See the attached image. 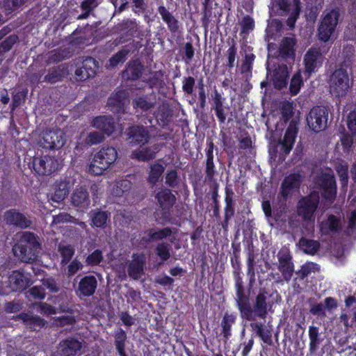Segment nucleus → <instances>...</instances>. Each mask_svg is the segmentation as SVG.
<instances>
[{"label": "nucleus", "instance_id": "nucleus-24", "mask_svg": "<svg viewBox=\"0 0 356 356\" xmlns=\"http://www.w3.org/2000/svg\"><path fill=\"white\" fill-rule=\"evenodd\" d=\"M91 126L99 130L104 136H111L115 129V123L111 115H98L95 117Z\"/></svg>", "mask_w": 356, "mask_h": 356}, {"label": "nucleus", "instance_id": "nucleus-39", "mask_svg": "<svg viewBox=\"0 0 356 356\" xmlns=\"http://www.w3.org/2000/svg\"><path fill=\"white\" fill-rule=\"evenodd\" d=\"M308 335L309 339V351L311 354H314L319 348L321 343L323 341L319 332V327L315 325L309 327Z\"/></svg>", "mask_w": 356, "mask_h": 356}, {"label": "nucleus", "instance_id": "nucleus-5", "mask_svg": "<svg viewBox=\"0 0 356 356\" xmlns=\"http://www.w3.org/2000/svg\"><path fill=\"white\" fill-rule=\"evenodd\" d=\"M329 91L334 97L340 98L346 95L350 86V78L346 69H336L329 79Z\"/></svg>", "mask_w": 356, "mask_h": 356}, {"label": "nucleus", "instance_id": "nucleus-60", "mask_svg": "<svg viewBox=\"0 0 356 356\" xmlns=\"http://www.w3.org/2000/svg\"><path fill=\"white\" fill-rule=\"evenodd\" d=\"M104 139L105 137L103 134H102L101 132L93 131L88 134L85 139V143L87 145L92 146L102 143L104 140Z\"/></svg>", "mask_w": 356, "mask_h": 356}, {"label": "nucleus", "instance_id": "nucleus-1", "mask_svg": "<svg viewBox=\"0 0 356 356\" xmlns=\"http://www.w3.org/2000/svg\"><path fill=\"white\" fill-rule=\"evenodd\" d=\"M231 264L236 289V306L240 313V316L245 321H253L257 318H265L268 315V308L271 307L268 301V293L265 289H260L256 295L253 304L250 302L249 294L245 291L241 274V264L240 254L233 251L231 257Z\"/></svg>", "mask_w": 356, "mask_h": 356}, {"label": "nucleus", "instance_id": "nucleus-54", "mask_svg": "<svg viewBox=\"0 0 356 356\" xmlns=\"http://www.w3.org/2000/svg\"><path fill=\"white\" fill-rule=\"evenodd\" d=\"M254 59V54H245L244 60L243 61L241 67V74H246L247 76H252V65Z\"/></svg>", "mask_w": 356, "mask_h": 356}, {"label": "nucleus", "instance_id": "nucleus-59", "mask_svg": "<svg viewBox=\"0 0 356 356\" xmlns=\"http://www.w3.org/2000/svg\"><path fill=\"white\" fill-rule=\"evenodd\" d=\"M155 250L157 256L162 260L163 262L170 259V245L168 243L165 242H161L159 243L156 245Z\"/></svg>", "mask_w": 356, "mask_h": 356}, {"label": "nucleus", "instance_id": "nucleus-18", "mask_svg": "<svg viewBox=\"0 0 356 356\" xmlns=\"http://www.w3.org/2000/svg\"><path fill=\"white\" fill-rule=\"evenodd\" d=\"M97 278L92 275H85L80 279L75 289L76 296L80 298L92 296L97 288Z\"/></svg>", "mask_w": 356, "mask_h": 356}, {"label": "nucleus", "instance_id": "nucleus-23", "mask_svg": "<svg viewBox=\"0 0 356 356\" xmlns=\"http://www.w3.org/2000/svg\"><path fill=\"white\" fill-rule=\"evenodd\" d=\"M298 134L297 122L291 120L286 130L283 140L280 141L281 145V152L287 155L293 147L296 138Z\"/></svg>", "mask_w": 356, "mask_h": 356}, {"label": "nucleus", "instance_id": "nucleus-9", "mask_svg": "<svg viewBox=\"0 0 356 356\" xmlns=\"http://www.w3.org/2000/svg\"><path fill=\"white\" fill-rule=\"evenodd\" d=\"M319 194L312 191L307 195L302 197L298 202L297 212L305 220H310L314 217L319 204Z\"/></svg>", "mask_w": 356, "mask_h": 356}, {"label": "nucleus", "instance_id": "nucleus-48", "mask_svg": "<svg viewBox=\"0 0 356 356\" xmlns=\"http://www.w3.org/2000/svg\"><path fill=\"white\" fill-rule=\"evenodd\" d=\"M69 193L67 184L65 182L58 183L54 190V193L51 196L52 201L59 203L65 200Z\"/></svg>", "mask_w": 356, "mask_h": 356}, {"label": "nucleus", "instance_id": "nucleus-3", "mask_svg": "<svg viewBox=\"0 0 356 356\" xmlns=\"http://www.w3.org/2000/svg\"><path fill=\"white\" fill-rule=\"evenodd\" d=\"M117 149L113 147L104 146L93 156L89 165L91 175H101L108 169L118 159Z\"/></svg>", "mask_w": 356, "mask_h": 356}, {"label": "nucleus", "instance_id": "nucleus-35", "mask_svg": "<svg viewBox=\"0 0 356 356\" xmlns=\"http://www.w3.org/2000/svg\"><path fill=\"white\" fill-rule=\"evenodd\" d=\"M341 229L340 218L334 214L328 215L327 220L321 222L320 230L324 235H328L330 233H337Z\"/></svg>", "mask_w": 356, "mask_h": 356}, {"label": "nucleus", "instance_id": "nucleus-52", "mask_svg": "<svg viewBox=\"0 0 356 356\" xmlns=\"http://www.w3.org/2000/svg\"><path fill=\"white\" fill-rule=\"evenodd\" d=\"M18 40L19 38L16 34H12L6 37L5 39L0 42V56L9 51L14 44L17 43Z\"/></svg>", "mask_w": 356, "mask_h": 356}, {"label": "nucleus", "instance_id": "nucleus-33", "mask_svg": "<svg viewBox=\"0 0 356 356\" xmlns=\"http://www.w3.org/2000/svg\"><path fill=\"white\" fill-rule=\"evenodd\" d=\"M267 316L262 318H257L253 321H249L250 323V325L253 331L257 333V335L262 340V341L268 345L272 344V334L269 330H268L264 323L256 322L258 319L265 320Z\"/></svg>", "mask_w": 356, "mask_h": 356}, {"label": "nucleus", "instance_id": "nucleus-19", "mask_svg": "<svg viewBox=\"0 0 356 356\" xmlns=\"http://www.w3.org/2000/svg\"><path fill=\"white\" fill-rule=\"evenodd\" d=\"M127 139L133 145H144L150 139L149 131L143 125H132L127 130Z\"/></svg>", "mask_w": 356, "mask_h": 356}, {"label": "nucleus", "instance_id": "nucleus-25", "mask_svg": "<svg viewBox=\"0 0 356 356\" xmlns=\"http://www.w3.org/2000/svg\"><path fill=\"white\" fill-rule=\"evenodd\" d=\"M157 11L172 35H175L180 33L181 23L163 3L158 6Z\"/></svg>", "mask_w": 356, "mask_h": 356}, {"label": "nucleus", "instance_id": "nucleus-32", "mask_svg": "<svg viewBox=\"0 0 356 356\" xmlns=\"http://www.w3.org/2000/svg\"><path fill=\"white\" fill-rule=\"evenodd\" d=\"M289 71L286 65H279L272 75V82L276 89L282 90L286 87L289 79Z\"/></svg>", "mask_w": 356, "mask_h": 356}, {"label": "nucleus", "instance_id": "nucleus-31", "mask_svg": "<svg viewBox=\"0 0 356 356\" xmlns=\"http://www.w3.org/2000/svg\"><path fill=\"white\" fill-rule=\"evenodd\" d=\"M144 65L139 59L131 60L123 71V76L129 81H137L143 74Z\"/></svg>", "mask_w": 356, "mask_h": 356}, {"label": "nucleus", "instance_id": "nucleus-46", "mask_svg": "<svg viewBox=\"0 0 356 356\" xmlns=\"http://www.w3.org/2000/svg\"><path fill=\"white\" fill-rule=\"evenodd\" d=\"M303 86V78L301 70H298L292 76L289 84V92L291 95L294 96L299 93L301 87Z\"/></svg>", "mask_w": 356, "mask_h": 356}, {"label": "nucleus", "instance_id": "nucleus-15", "mask_svg": "<svg viewBox=\"0 0 356 356\" xmlns=\"http://www.w3.org/2000/svg\"><path fill=\"white\" fill-rule=\"evenodd\" d=\"M9 286L13 291L22 292L33 284L31 275L23 270H13L8 277Z\"/></svg>", "mask_w": 356, "mask_h": 356}, {"label": "nucleus", "instance_id": "nucleus-26", "mask_svg": "<svg viewBox=\"0 0 356 356\" xmlns=\"http://www.w3.org/2000/svg\"><path fill=\"white\" fill-rule=\"evenodd\" d=\"M156 104V95L152 92L149 94L136 95L132 100L133 108L142 112L154 108Z\"/></svg>", "mask_w": 356, "mask_h": 356}, {"label": "nucleus", "instance_id": "nucleus-37", "mask_svg": "<svg viewBox=\"0 0 356 356\" xmlns=\"http://www.w3.org/2000/svg\"><path fill=\"white\" fill-rule=\"evenodd\" d=\"M236 314L234 312H225L221 321V334L223 340L227 341L232 336V327L236 323Z\"/></svg>", "mask_w": 356, "mask_h": 356}, {"label": "nucleus", "instance_id": "nucleus-6", "mask_svg": "<svg viewBox=\"0 0 356 356\" xmlns=\"http://www.w3.org/2000/svg\"><path fill=\"white\" fill-rule=\"evenodd\" d=\"M340 12L338 8L332 9L321 19L318 28L319 40L326 42L330 40L334 33L339 22Z\"/></svg>", "mask_w": 356, "mask_h": 356}, {"label": "nucleus", "instance_id": "nucleus-63", "mask_svg": "<svg viewBox=\"0 0 356 356\" xmlns=\"http://www.w3.org/2000/svg\"><path fill=\"white\" fill-rule=\"evenodd\" d=\"M202 6L201 22L202 26L207 29L212 16V6L211 4H202Z\"/></svg>", "mask_w": 356, "mask_h": 356}, {"label": "nucleus", "instance_id": "nucleus-34", "mask_svg": "<svg viewBox=\"0 0 356 356\" xmlns=\"http://www.w3.org/2000/svg\"><path fill=\"white\" fill-rule=\"evenodd\" d=\"M296 40L293 38L284 37L280 43L278 52L283 59L293 58L295 56V46Z\"/></svg>", "mask_w": 356, "mask_h": 356}, {"label": "nucleus", "instance_id": "nucleus-4", "mask_svg": "<svg viewBox=\"0 0 356 356\" xmlns=\"http://www.w3.org/2000/svg\"><path fill=\"white\" fill-rule=\"evenodd\" d=\"M157 205L161 209V216L159 222L165 225L167 223H172V209L177 202V197L172 193V190L167 187H162L155 194Z\"/></svg>", "mask_w": 356, "mask_h": 356}, {"label": "nucleus", "instance_id": "nucleus-64", "mask_svg": "<svg viewBox=\"0 0 356 356\" xmlns=\"http://www.w3.org/2000/svg\"><path fill=\"white\" fill-rule=\"evenodd\" d=\"M281 111V120L285 124L287 123L293 115V111L292 104L286 102L282 105L280 109Z\"/></svg>", "mask_w": 356, "mask_h": 356}, {"label": "nucleus", "instance_id": "nucleus-40", "mask_svg": "<svg viewBox=\"0 0 356 356\" xmlns=\"http://www.w3.org/2000/svg\"><path fill=\"white\" fill-rule=\"evenodd\" d=\"M158 151L159 147L156 145H154L153 148L152 147H146L134 150L131 154V157L139 161H149L155 159Z\"/></svg>", "mask_w": 356, "mask_h": 356}, {"label": "nucleus", "instance_id": "nucleus-50", "mask_svg": "<svg viewBox=\"0 0 356 356\" xmlns=\"http://www.w3.org/2000/svg\"><path fill=\"white\" fill-rule=\"evenodd\" d=\"M130 50L126 47H122L116 54L113 55L108 60L109 65L112 67H117L119 64L123 63L126 59Z\"/></svg>", "mask_w": 356, "mask_h": 356}, {"label": "nucleus", "instance_id": "nucleus-61", "mask_svg": "<svg viewBox=\"0 0 356 356\" xmlns=\"http://www.w3.org/2000/svg\"><path fill=\"white\" fill-rule=\"evenodd\" d=\"M127 336L126 332L122 328H119L114 334L115 349H125V342Z\"/></svg>", "mask_w": 356, "mask_h": 356}, {"label": "nucleus", "instance_id": "nucleus-11", "mask_svg": "<svg viewBox=\"0 0 356 356\" xmlns=\"http://www.w3.org/2000/svg\"><path fill=\"white\" fill-rule=\"evenodd\" d=\"M317 184L322 198L330 204L333 203L337 198V181L334 175L323 173L318 177Z\"/></svg>", "mask_w": 356, "mask_h": 356}, {"label": "nucleus", "instance_id": "nucleus-29", "mask_svg": "<svg viewBox=\"0 0 356 356\" xmlns=\"http://www.w3.org/2000/svg\"><path fill=\"white\" fill-rule=\"evenodd\" d=\"M82 348L81 343L74 338H68L59 344L58 354L60 356H75Z\"/></svg>", "mask_w": 356, "mask_h": 356}, {"label": "nucleus", "instance_id": "nucleus-53", "mask_svg": "<svg viewBox=\"0 0 356 356\" xmlns=\"http://www.w3.org/2000/svg\"><path fill=\"white\" fill-rule=\"evenodd\" d=\"M178 172L175 169L168 170L165 175V184L170 188L177 187L179 184Z\"/></svg>", "mask_w": 356, "mask_h": 356}, {"label": "nucleus", "instance_id": "nucleus-57", "mask_svg": "<svg viewBox=\"0 0 356 356\" xmlns=\"http://www.w3.org/2000/svg\"><path fill=\"white\" fill-rule=\"evenodd\" d=\"M213 186L212 188L211 193V199L213 201V216L216 218H220V202L218 200V184L216 181H213Z\"/></svg>", "mask_w": 356, "mask_h": 356}, {"label": "nucleus", "instance_id": "nucleus-58", "mask_svg": "<svg viewBox=\"0 0 356 356\" xmlns=\"http://www.w3.org/2000/svg\"><path fill=\"white\" fill-rule=\"evenodd\" d=\"M241 29V35L249 34L251 31H252L255 27V23L254 19L250 15H247L244 16L240 23Z\"/></svg>", "mask_w": 356, "mask_h": 356}, {"label": "nucleus", "instance_id": "nucleus-41", "mask_svg": "<svg viewBox=\"0 0 356 356\" xmlns=\"http://www.w3.org/2000/svg\"><path fill=\"white\" fill-rule=\"evenodd\" d=\"M67 74V67L63 65H60L51 68L49 72L45 75L44 81L49 83H55L60 81Z\"/></svg>", "mask_w": 356, "mask_h": 356}, {"label": "nucleus", "instance_id": "nucleus-8", "mask_svg": "<svg viewBox=\"0 0 356 356\" xmlns=\"http://www.w3.org/2000/svg\"><path fill=\"white\" fill-rule=\"evenodd\" d=\"M57 159L51 156H33L29 162V167L38 175H50L58 169Z\"/></svg>", "mask_w": 356, "mask_h": 356}, {"label": "nucleus", "instance_id": "nucleus-49", "mask_svg": "<svg viewBox=\"0 0 356 356\" xmlns=\"http://www.w3.org/2000/svg\"><path fill=\"white\" fill-rule=\"evenodd\" d=\"M154 115L159 125L164 127L167 126L170 122L171 111L168 107L163 106L159 108Z\"/></svg>", "mask_w": 356, "mask_h": 356}, {"label": "nucleus", "instance_id": "nucleus-56", "mask_svg": "<svg viewBox=\"0 0 356 356\" xmlns=\"http://www.w3.org/2000/svg\"><path fill=\"white\" fill-rule=\"evenodd\" d=\"M26 297L31 300H43L45 298L46 293L44 289L42 286H34L30 288L26 292Z\"/></svg>", "mask_w": 356, "mask_h": 356}, {"label": "nucleus", "instance_id": "nucleus-10", "mask_svg": "<svg viewBox=\"0 0 356 356\" xmlns=\"http://www.w3.org/2000/svg\"><path fill=\"white\" fill-rule=\"evenodd\" d=\"M65 134L60 129H46L42 132L38 143L47 150L59 149L65 143Z\"/></svg>", "mask_w": 356, "mask_h": 356}, {"label": "nucleus", "instance_id": "nucleus-2", "mask_svg": "<svg viewBox=\"0 0 356 356\" xmlns=\"http://www.w3.org/2000/svg\"><path fill=\"white\" fill-rule=\"evenodd\" d=\"M40 244L37 236L30 232H24L17 242L13 246V252L19 260L31 263L38 258Z\"/></svg>", "mask_w": 356, "mask_h": 356}, {"label": "nucleus", "instance_id": "nucleus-17", "mask_svg": "<svg viewBox=\"0 0 356 356\" xmlns=\"http://www.w3.org/2000/svg\"><path fill=\"white\" fill-rule=\"evenodd\" d=\"M302 183V175L298 172L291 173L286 176L282 182L280 194L286 200L292 193L298 191Z\"/></svg>", "mask_w": 356, "mask_h": 356}, {"label": "nucleus", "instance_id": "nucleus-62", "mask_svg": "<svg viewBox=\"0 0 356 356\" xmlns=\"http://www.w3.org/2000/svg\"><path fill=\"white\" fill-rule=\"evenodd\" d=\"M195 86V79L194 77L191 76L183 77L182 90L185 95H191L193 93Z\"/></svg>", "mask_w": 356, "mask_h": 356}, {"label": "nucleus", "instance_id": "nucleus-21", "mask_svg": "<svg viewBox=\"0 0 356 356\" xmlns=\"http://www.w3.org/2000/svg\"><path fill=\"white\" fill-rule=\"evenodd\" d=\"M4 220L8 225H13L20 229L29 227L32 222L24 214L15 209H11L4 213Z\"/></svg>", "mask_w": 356, "mask_h": 356}, {"label": "nucleus", "instance_id": "nucleus-38", "mask_svg": "<svg viewBox=\"0 0 356 356\" xmlns=\"http://www.w3.org/2000/svg\"><path fill=\"white\" fill-rule=\"evenodd\" d=\"M91 223L94 228L104 229L110 217V213L106 211L95 209L90 211Z\"/></svg>", "mask_w": 356, "mask_h": 356}, {"label": "nucleus", "instance_id": "nucleus-45", "mask_svg": "<svg viewBox=\"0 0 356 356\" xmlns=\"http://www.w3.org/2000/svg\"><path fill=\"white\" fill-rule=\"evenodd\" d=\"M163 72L161 70L150 72V76L148 78H144L143 81L153 89L159 88L163 83Z\"/></svg>", "mask_w": 356, "mask_h": 356}, {"label": "nucleus", "instance_id": "nucleus-20", "mask_svg": "<svg viewBox=\"0 0 356 356\" xmlns=\"http://www.w3.org/2000/svg\"><path fill=\"white\" fill-rule=\"evenodd\" d=\"M128 98V92L126 90L120 89L111 94L107 101V106L111 111L114 113H123L124 106Z\"/></svg>", "mask_w": 356, "mask_h": 356}, {"label": "nucleus", "instance_id": "nucleus-14", "mask_svg": "<svg viewBox=\"0 0 356 356\" xmlns=\"http://www.w3.org/2000/svg\"><path fill=\"white\" fill-rule=\"evenodd\" d=\"M277 269L281 273L283 280L289 282L295 271L293 257L290 250L287 248H282L277 253Z\"/></svg>", "mask_w": 356, "mask_h": 356}, {"label": "nucleus", "instance_id": "nucleus-28", "mask_svg": "<svg viewBox=\"0 0 356 356\" xmlns=\"http://www.w3.org/2000/svg\"><path fill=\"white\" fill-rule=\"evenodd\" d=\"M15 320H21L23 324L32 331L39 330L44 327L47 323L44 318L26 312H22L18 314Z\"/></svg>", "mask_w": 356, "mask_h": 356}, {"label": "nucleus", "instance_id": "nucleus-55", "mask_svg": "<svg viewBox=\"0 0 356 356\" xmlns=\"http://www.w3.org/2000/svg\"><path fill=\"white\" fill-rule=\"evenodd\" d=\"M104 260L102 251L99 249L94 250L86 258V264L88 266H95L100 264Z\"/></svg>", "mask_w": 356, "mask_h": 356}, {"label": "nucleus", "instance_id": "nucleus-27", "mask_svg": "<svg viewBox=\"0 0 356 356\" xmlns=\"http://www.w3.org/2000/svg\"><path fill=\"white\" fill-rule=\"evenodd\" d=\"M214 143L213 141H207V147L205 149L206 161H205V180L208 182L214 181V177L216 173V165L213 161V149Z\"/></svg>", "mask_w": 356, "mask_h": 356}, {"label": "nucleus", "instance_id": "nucleus-16", "mask_svg": "<svg viewBox=\"0 0 356 356\" xmlns=\"http://www.w3.org/2000/svg\"><path fill=\"white\" fill-rule=\"evenodd\" d=\"M211 109L214 111L219 124H225L227 117L230 112L231 108L226 103V98L222 97L217 90H215L213 92Z\"/></svg>", "mask_w": 356, "mask_h": 356}, {"label": "nucleus", "instance_id": "nucleus-36", "mask_svg": "<svg viewBox=\"0 0 356 356\" xmlns=\"http://www.w3.org/2000/svg\"><path fill=\"white\" fill-rule=\"evenodd\" d=\"M147 236L141 238V242L148 244L154 241H161L170 236L172 230L170 227H164L155 231L154 229H149L147 231Z\"/></svg>", "mask_w": 356, "mask_h": 356}, {"label": "nucleus", "instance_id": "nucleus-30", "mask_svg": "<svg viewBox=\"0 0 356 356\" xmlns=\"http://www.w3.org/2000/svg\"><path fill=\"white\" fill-rule=\"evenodd\" d=\"M90 203L89 193L83 186L76 188L71 195V204L80 209L87 208Z\"/></svg>", "mask_w": 356, "mask_h": 356}, {"label": "nucleus", "instance_id": "nucleus-43", "mask_svg": "<svg viewBox=\"0 0 356 356\" xmlns=\"http://www.w3.org/2000/svg\"><path fill=\"white\" fill-rule=\"evenodd\" d=\"M81 67L86 71V74H84L82 78L90 79L96 74L97 69L98 68L97 61L91 56L86 57L81 64Z\"/></svg>", "mask_w": 356, "mask_h": 356}, {"label": "nucleus", "instance_id": "nucleus-51", "mask_svg": "<svg viewBox=\"0 0 356 356\" xmlns=\"http://www.w3.org/2000/svg\"><path fill=\"white\" fill-rule=\"evenodd\" d=\"M68 51L65 49H57L51 51L47 62L48 64L58 63L67 57Z\"/></svg>", "mask_w": 356, "mask_h": 356}, {"label": "nucleus", "instance_id": "nucleus-42", "mask_svg": "<svg viewBox=\"0 0 356 356\" xmlns=\"http://www.w3.org/2000/svg\"><path fill=\"white\" fill-rule=\"evenodd\" d=\"M165 168L162 164L157 162L152 164L148 172V183L152 186L156 185L161 180Z\"/></svg>", "mask_w": 356, "mask_h": 356}, {"label": "nucleus", "instance_id": "nucleus-22", "mask_svg": "<svg viewBox=\"0 0 356 356\" xmlns=\"http://www.w3.org/2000/svg\"><path fill=\"white\" fill-rule=\"evenodd\" d=\"M146 258L143 253H134L132 260L127 266L129 276L138 280L144 273Z\"/></svg>", "mask_w": 356, "mask_h": 356}, {"label": "nucleus", "instance_id": "nucleus-7", "mask_svg": "<svg viewBox=\"0 0 356 356\" xmlns=\"http://www.w3.org/2000/svg\"><path fill=\"white\" fill-rule=\"evenodd\" d=\"M328 115L329 110L326 106H315L307 115V124L312 131L319 133L327 128Z\"/></svg>", "mask_w": 356, "mask_h": 356}, {"label": "nucleus", "instance_id": "nucleus-13", "mask_svg": "<svg viewBox=\"0 0 356 356\" xmlns=\"http://www.w3.org/2000/svg\"><path fill=\"white\" fill-rule=\"evenodd\" d=\"M115 28L120 33V40L122 42L143 35L140 22L135 18L124 19L116 24Z\"/></svg>", "mask_w": 356, "mask_h": 356}, {"label": "nucleus", "instance_id": "nucleus-47", "mask_svg": "<svg viewBox=\"0 0 356 356\" xmlns=\"http://www.w3.org/2000/svg\"><path fill=\"white\" fill-rule=\"evenodd\" d=\"M58 251L61 256V264H67L73 257L75 250L71 245H63L60 243L58 246Z\"/></svg>", "mask_w": 356, "mask_h": 356}, {"label": "nucleus", "instance_id": "nucleus-44", "mask_svg": "<svg viewBox=\"0 0 356 356\" xmlns=\"http://www.w3.org/2000/svg\"><path fill=\"white\" fill-rule=\"evenodd\" d=\"M300 248L306 253L310 255H314L320 248V243L318 241L308 239L302 237L299 241Z\"/></svg>", "mask_w": 356, "mask_h": 356}, {"label": "nucleus", "instance_id": "nucleus-12", "mask_svg": "<svg viewBox=\"0 0 356 356\" xmlns=\"http://www.w3.org/2000/svg\"><path fill=\"white\" fill-rule=\"evenodd\" d=\"M323 60L324 56L319 47H310L303 57L305 76L309 78L312 74L318 72V69L323 65Z\"/></svg>", "mask_w": 356, "mask_h": 356}]
</instances>
